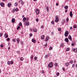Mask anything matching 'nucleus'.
<instances>
[{
	"instance_id": "dca6fc26",
	"label": "nucleus",
	"mask_w": 77,
	"mask_h": 77,
	"mask_svg": "<svg viewBox=\"0 0 77 77\" xmlns=\"http://www.w3.org/2000/svg\"><path fill=\"white\" fill-rule=\"evenodd\" d=\"M26 17H24L23 18V22H24V21H26Z\"/></svg>"
},
{
	"instance_id": "864d4df0",
	"label": "nucleus",
	"mask_w": 77,
	"mask_h": 77,
	"mask_svg": "<svg viewBox=\"0 0 77 77\" xmlns=\"http://www.w3.org/2000/svg\"><path fill=\"white\" fill-rule=\"evenodd\" d=\"M51 23H52V24H54V21H51Z\"/></svg>"
},
{
	"instance_id": "c756f323",
	"label": "nucleus",
	"mask_w": 77,
	"mask_h": 77,
	"mask_svg": "<svg viewBox=\"0 0 77 77\" xmlns=\"http://www.w3.org/2000/svg\"><path fill=\"white\" fill-rule=\"evenodd\" d=\"M3 35V33H1L0 34V37H2V36Z\"/></svg>"
},
{
	"instance_id": "72a5a7b5",
	"label": "nucleus",
	"mask_w": 77,
	"mask_h": 77,
	"mask_svg": "<svg viewBox=\"0 0 77 77\" xmlns=\"http://www.w3.org/2000/svg\"><path fill=\"white\" fill-rule=\"evenodd\" d=\"M64 45V44H63V43H61V44L60 46H61V47H63Z\"/></svg>"
},
{
	"instance_id": "2eb2a0df",
	"label": "nucleus",
	"mask_w": 77,
	"mask_h": 77,
	"mask_svg": "<svg viewBox=\"0 0 77 77\" xmlns=\"http://www.w3.org/2000/svg\"><path fill=\"white\" fill-rule=\"evenodd\" d=\"M73 51L75 53H77V48L74 49H73Z\"/></svg>"
},
{
	"instance_id": "c03bdc74",
	"label": "nucleus",
	"mask_w": 77,
	"mask_h": 77,
	"mask_svg": "<svg viewBox=\"0 0 77 77\" xmlns=\"http://www.w3.org/2000/svg\"><path fill=\"white\" fill-rule=\"evenodd\" d=\"M48 39H47V38H46V39H45V41H48Z\"/></svg>"
},
{
	"instance_id": "4468645a",
	"label": "nucleus",
	"mask_w": 77,
	"mask_h": 77,
	"mask_svg": "<svg viewBox=\"0 0 77 77\" xmlns=\"http://www.w3.org/2000/svg\"><path fill=\"white\" fill-rule=\"evenodd\" d=\"M8 7H9V8H11V4L10 3H9L8 4Z\"/></svg>"
},
{
	"instance_id": "6ab92c4d",
	"label": "nucleus",
	"mask_w": 77,
	"mask_h": 77,
	"mask_svg": "<svg viewBox=\"0 0 77 77\" xmlns=\"http://www.w3.org/2000/svg\"><path fill=\"white\" fill-rule=\"evenodd\" d=\"M14 5L16 6H18V3L17 2H15L14 4Z\"/></svg>"
},
{
	"instance_id": "69168bd1",
	"label": "nucleus",
	"mask_w": 77,
	"mask_h": 77,
	"mask_svg": "<svg viewBox=\"0 0 77 77\" xmlns=\"http://www.w3.org/2000/svg\"><path fill=\"white\" fill-rule=\"evenodd\" d=\"M65 70V69L64 68V67H63V70Z\"/></svg>"
},
{
	"instance_id": "ea45409f",
	"label": "nucleus",
	"mask_w": 77,
	"mask_h": 77,
	"mask_svg": "<svg viewBox=\"0 0 77 77\" xmlns=\"http://www.w3.org/2000/svg\"><path fill=\"white\" fill-rule=\"evenodd\" d=\"M34 59L35 60H37V57H34Z\"/></svg>"
},
{
	"instance_id": "5fc2aeb1",
	"label": "nucleus",
	"mask_w": 77,
	"mask_h": 77,
	"mask_svg": "<svg viewBox=\"0 0 77 77\" xmlns=\"http://www.w3.org/2000/svg\"><path fill=\"white\" fill-rule=\"evenodd\" d=\"M49 37H48V36H47V39H49Z\"/></svg>"
},
{
	"instance_id": "423d86ee",
	"label": "nucleus",
	"mask_w": 77,
	"mask_h": 77,
	"mask_svg": "<svg viewBox=\"0 0 77 77\" xmlns=\"http://www.w3.org/2000/svg\"><path fill=\"white\" fill-rule=\"evenodd\" d=\"M0 5L2 6V7H4L5 6V4L3 3V2H1L0 3Z\"/></svg>"
},
{
	"instance_id": "9d476101",
	"label": "nucleus",
	"mask_w": 77,
	"mask_h": 77,
	"mask_svg": "<svg viewBox=\"0 0 77 77\" xmlns=\"http://www.w3.org/2000/svg\"><path fill=\"white\" fill-rule=\"evenodd\" d=\"M72 11H71L70 12V16L71 17H72Z\"/></svg>"
},
{
	"instance_id": "412c9836",
	"label": "nucleus",
	"mask_w": 77,
	"mask_h": 77,
	"mask_svg": "<svg viewBox=\"0 0 77 77\" xmlns=\"http://www.w3.org/2000/svg\"><path fill=\"white\" fill-rule=\"evenodd\" d=\"M49 49L50 50H53V47H51L49 48Z\"/></svg>"
},
{
	"instance_id": "37998d69",
	"label": "nucleus",
	"mask_w": 77,
	"mask_h": 77,
	"mask_svg": "<svg viewBox=\"0 0 77 77\" xmlns=\"http://www.w3.org/2000/svg\"><path fill=\"white\" fill-rule=\"evenodd\" d=\"M15 11V9H13L12 10V12L13 13H14V12Z\"/></svg>"
},
{
	"instance_id": "aec40b11",
	"label": "nucleus",
	"mask_w": 77,
	"mask_h": 77,
	"mask_svg": "<svg viewBox=\"0 0 77 77\" xmlns=\"http://www.w3.org/2000/svg\"><path fill=\"white\" fill-rule=\"evenodd\" d=\"M34 32H37V29L36 28L34 29Z\"/></svg>"
},
{
	"instance_id": "58836bf2",
	"label": "nucleus",
	"mask_w": 77,
	"mask_h": 77,
	"mask_svg": "<svg viewBox=\"0 0 77 77\" xmlns=\"http://www.w3.org/2000/svg\"><path fill=\"white\" fill-rule=\"evenodd\" d=\"M1 48H3V44H1Z\"/></svg>"
},
{
	"instance_id": "c9c22d12",
	"label": "nucleus",
	"mask_w": 77,
	"mask_h": 77,
	"mask_svg": "<svg viewBox=\"0 0 77 77\" xmlns=\"http://www.w3.org/2000/svg\"><path fill=\"white\" fill-rule=\"evenodd\" d=\"M55 66H57V63H56L55 64Z\"/></svg>"
},
{
	"instance_id": "8fccbe9b",
	"label": "nucleus",
	"mask_w": 77,
	"mask_h": 77,
	"mask_svg": "<svg viewBox=\"0 0 77 77\" xmlns=\"http://www.w3.org/2000/svg\"><path fill=\"white\" fill-rule=\"evenodd\" d=\"M20 26H18V27L17 28V30H18V29H20Z\"/></svg>"
},
{
	"instance_id": "a211bd4d",
	"label": "nucleus",
	"mask_w": 77,
	"mask_h": 77,
	"mask_svg": "<svg viewBox=\"0 0 77 77\" xmlns=\"http://www.w3.org/2000/svg\"><path fill=\"white\" fill-rule=\"evenodd\" d=\"M64 8L65 9H68V7L67 6H65L64 7Z\"/></svg>"
},
{
	"instance_id": "3c124183",
	"label": "nucleus",
	"mask_w": 77,
	"mask_h": 77,
	"mask_svg": "<svg viewBox=\"0 0 77 77\" xmlns=\"http://www.w3.org/2000/svg\"><path fill=\"white\" fill-rule=\"evenodd\" d=\"M62 24H64V23H65V21L63 20V21H62Z\"/></svg>"
},
{
	"instance_id": "a878e982",
	"label": "nucleus",
	"mask_w": 77,
	"mask_h": 77,
	"mask_svg": "<svg viewBox=\"0 0 77 77\" xmlns=\"http://www.w3.org/2000/svg\"><path fill=\"white\" fill-rule=\"evenodd\" d=\"M10 63H11V65H13V63H14V61H13L12 60H11V62Z\"/></svg>"
},
{
	"instance_id": "052dcab7",
	"label": "nucleus",
	"mask_w": 77,
	"mask_h": 77,
	"mask_svg": "<svg viewBox=\"0 0 77 77\" xmlns=\"http://www.w3.org/2000/svg\"><path fill=\"white\" fill-rule=\"evenodd\" d=\"M72 46H74V43H72Z\"/></svg>"
},
{
	"instance_id": "f257e3e1",
	"label": "nucleus",
	"mask_w": 77,
	"mask_h": 77,
	"mask_svg": "<svg viewBox=\"0 0 77 77\" xmlns=\"http://www.w3.org/2000/svg\"><path fill=\"white\" fill-rule=\"evenodd\" d=\"M58 17V16H56L55 17L56 19L55 20V22L56 23H57L59 21V18Z\"/></svg>"
},
{
	"instance_id": "de8ad7c7",
	"label": "nucleus",
	"mask_w": 77,
	"mask_h": 77,
	"mask_svg": "<svg viewBox=\"0 0 77 77\" xmlns=\"http://www.w3.org/2000/svg\"><path fill=\"white\" fill-rule=\"evenodd\" d=\"M46 9L47 10V11H48V7H47L46 8Z\"/></svg>"
},
{
	"instance_id": "7c9ffc66",
	"label": "nucleus",
	"mask_w": 77,
	"mask_h": 77,
	"mask_svg": "<svg viewBox=\"0 0 77 77\" xmlns=\"http://www.w3.org/2000/svg\"><path fill=\"white\" fill-rule=\"evenodd\" d=\"M58 31H61V28H58Z\"/></svg>"
},
{
	"instance_id": "cd10ccee",
	"label": "nucleus",
	"mask_w": 77,
	"mask_h": 77,
	"mask_svg": "<svg viewBox=\"0 0 77 77\" xmlns=\"http://www.w3.org/2000/svg\"><path fill=\"white\" fill-rule=\"evenodd\" d=\"M75 67V64H73L72 65V68H74Z\"/></svg>"
},
{
	"instance_id": "13d9d810",
	"label": "nucleus",
	"mask_w": 77,
	"mask_h": 77,
	"mask_svg": "<svg viewBox=\"0 0 77 77\" xmlns=\"http://www.w3.org/2000/svg\"><path fill=\"white\" fill-rule=\"evenodd\" d=\"M54 34V33H53V32H52L51 33V35H53Z\"/></svg>"
},
{
	"instance_id": "4be33fe9",
	"label": "nucleus",
	"mask_w": 77,
	"mask_h": 77,
	"mask_svg": "<svg viewBox=\"0 0 77 77\" xmlns=\"http://www.w3.org/2000/svg\"><path fill=\"white\" fill-rule=\"evenodd\" d=\"M7 63L8 65H10V64H11V62L9 61H8Z\"/></svg>"
},
{
	"instance_id": "f3484780",
	"label": "nucleus",
	"mask_w": 77,
	"mask_h": 77,
	"mask_svg": "<svg viewBox=\"0 0 77 77\" xmlns=\"http://www.w3.org/2000/svg\"><path fill=\"white\" fill-rule=\"evenodd\" d=\"M66 66H68L69 65V63L67 62L66 64Z\"/></svg>"
},
{
	"instance_id": "393cba45",
	"label": "nucleus",
	"mask_w": 77,
	"mask_h": 77,
	"mask_svg": "<svg viewBox=\"0 0 77 77\" xmlns=\"http://www.w3.org/2000/svg\"><path fill=\"white\" fill-rule=\"evenodd\" d=\"M69 48H67L66 50V51H69Z\"/></svg>"
},
{
	"instance_id": "f8f14e48",
	"label": "nucleus",
	"mask_w": 77,
	"mask_h": 77,
	"mask_svg": "<svg viewBox=\"0 0 77 77\" xmlns=\"http://www.w3.org/2000/svg\"><path fill=\"white\" fill-rule=\"evenodd\" d=\"M5 38H8V34H7V33H6L5 34Z\"/></svg>"
},
{
	"instance_id": "20e7f679",
	"label": "nucleus",
	"mask_w": 77,
	"mask_h": 77,
	"mask_svg": "<svg viewBox=\"0 0 77 77\" xmlns=\"http://www.w3.org/2000/svg\"><path fill=\"white\" fill-rule=\"evenodd\" d=\"M48 66L49 68H51V67H52L53 66V63H49Z\"/></svg>"
},
{
	"instance_id": "a18cd8bd",
	"label": "nucleus",
	"mask_w": 77,
	"mask_h": 77,
	"mask_svg": "<svg viewBox=\"0 0 77 77\" xmlns=\"http://www.w3.org/2000/svg\"><path fill=\"white\" fill-rule=\"evenodd\" d=\"M70 63H73V61L72 60H71L70 61Z\"/></svg>"
},
{
	"instance_id": "603ef678",
	"label": "nucleus",
	"mask_w": 77,
	"mask_h": 77,
	"mask_svg": "<svg viewBox=\"0 0 77 77\" xmlns=\"http://www.w3.org/2000/svg\"><path fill=\"white\" fill-rule=\"evenodd\" d=\"M57 75L58 76L59 75V72H57Z\"/></svg>"
},
{
	"instance_id": "49530a36",
	"label": "nucleus",
	"mask_w": 77,
	"mask_h": 77,
	"mask_svg": "<svg viewBox=\"0 0 77 77\" xmlns=\"http://www.w3.org/2000/svg\"><path fill=\"white\" fill-rule=\"evenodd\" d=\"M44 70H42V74H44Z\"/></svg>"
},
{
	"instance_id": "6e6552de",
	"label": "nucleus",
	"mask_w": 77,
	"mask_h": 77,
	"mask_svg": "<svg viewBox=\"0 0 77 77\" xmlns=\"http://www.w3.org/2000/svg\"><path fill=\"white\" fill-rule=\"evenodd\" d=\"M15 21V19L14 18H13L12 19V22L13 23H14Z\"/></svg>"
},
{
	"instance_id": "f03ea898",
	"label": "nucleus",
	"mask_w": 77,
	"mask_h": 77,
	"mask_svg": "<svg viewBox=\"0 0 77 77\" xmlns=\"http://www.w3.org/2000/svg\"><path fill=\"white\" fill-rule=\"evenodd\" d=\"M64 34L65 36L66 37H67V36H68V35L69 34V31H66Z\"/></svg>"
},
{
	"instance_id": "5701e85b",
	"label": "nucleus",
	"mask_w": 77,
	"mask_h": 77,
	"mask_svg": "<svg viewBox=\"0 0 77 77\" xmlns=\"http://www.w3.org/2000/svg\"><path fill=\"white\" fill-rule=\"evenodd\" d=\"M48 57V55H46L45 57V59H47Z\"/></svg>"
},
{
	"instance_id": "bb28decb",
	"label": "nucleus",
	"mask_w": 77,
	"mask_h": 77,
	"mask_svg": "<svg viewBox=\"0 0 77 77\" xmlns=\"http://www.w3.org/2000/svg\"><path fill=\"white\" fill-rule=\"evenodd\" d=\"M20 60L21 61H23V60H24V58L23 57H21L20 58Z\"/></svg>"
},
{
	"instance_id": "473e14b6",
	"label": "nucleus",
	"mask_w": 77,
	"mask_h": 77,
	"mask_svg": "<svg viewBox=\"0 0 77 77\" xmlns=\"http://www.w3.org/2000/svg\"><path fill=\"white\" fill-rule=\"evenodd\" d=\"M15 10L16 11V12H17V11H18V8H16L15 9Z\"/></svg>"
},
{
	"instance_id": "6e6d98bb",
	"label": "nucleus",
	"mask_w": 77,
	"mask_h": 77,
	"mask_svg": "<svg viewBox=\"0 0 77 77\" xmlns=\"http://www.w3.org/2000/svg\"><path fill=\"white\" fill-rule=\"evenodd\" d=\"M26 21H29V18H26Z\"/></svg>"
},
{
	"instance_id": "0eeeda50",
	"label": "nucleus",
	"mask_w": 77,
	"mask_h": 77,
	"mask_svg": "<svg viewBox=\"0 0 77 77\" xmlns=\"http://www.w3.org/2000/svg\"><path fill=\"white\" fill-rule=\"evenodd\" d=\"M68 38L69 39H70V41H72V38L71 37V35H69V36Z\"/></svg>"
},
{
	"instance_id": "c85d7f7f",
	"label": "nucleus",
	"mask_w": 77,
	"mask_h": 77,
	"mask_svg": "<svg viewBox=\"0 0 77 77\" xmlns=\"http://www.w3.org/2000/svg\"><path fill=\"white\" fill-rule=\"evenodd\" d=\"M20 41V39L19 38H17V42L18 43Z\"/></svg>"
},
{
	"instance_id": "ddd939ff",
	"label": "nucleus",
	"mask_w": 77,
	"mask_h": 77,
	"mask_svg": "<svg viewBox=\"0 0 77 77\" xmlns=\"http://www.w3.org/2000/svg\"><path fill=\"white\" fill-rule=\"evenodd\" d=\"M45 37V36L44 35H42L41 37V39H44Z\"/></svg>"
},
{
	"instance_id": "338daca9",
	"label": "nucleus",
	"mask_w": 77,
	"mask_h": 77,
	"mask_svg": "<svg viewBox=\"0 0 77 77\" xmlns=\"http://www.w3.org/2000/svg\"><path fill=\"white\" fill-rule=\"evenodd\" d=\"M67 10H65V12H67Z\"/></svg>"
},
{
	"instance_id": "e433bc0d",
	"label": "nucleus",
	"mask_w": 77,
	"mask_h": 77,
	"mask_svg": "<svg viewBox=\"0 0 77 77\" xmlns=\"http://www.w3.org/2000/svg\"><path fill=\"white\" fill-rule=\"evenodd\" d=\"M33 57H34L33 55H32L31 57V59H33Z\"/></svg>"
},
{
	"instance_id": "b1692460",
	"label": "nucleus",
	"mask_w": 77,
	"mask_h": 77,
	"mask_svg": "<svg viewBox=\"0 0 77 77\" xmlns=\"http://www.w3.org/2000/svg\"><path fill=\"white\" fill-rule=\"evenodd\" d=\"M21 4L22 5H23L24 4V2L23 1L22 2H21Z\"/></svg>"
},
{
	"instance_id": "4c0bfd02",
	"label": "nucleus",
	"mask_w": 77,
	"mask_h": 77,
	"mask_svg": "<svg viewBox=\"0 0 77 77\" xmlns=\"http://www.w3.org/2000/svg\"><path fill=\"white\" fill-rule=\"evenodd\" d=\"M73 27L75 29V28H77V26L76 25H74V26H73Z\"/></svg>"
},
{
	"instance_id": "39448f33",
	"label": "nucleus",
	"mask_w": 77,
	"mask_h": 77,
	"mask_svg": "<svg viewBox=\"0 0 77 77\" xmlns=\"http://www.w3.org/2000/svg\"><path fill=\"white\" fill-rule=\"evenodd\" d=\"M29 24L30 23L29 22H26L25 23V26H29Z\"/></svg>"
},
{
	"instance_id": "bf43d9fd",
	"label": "nucleus",
	"mask_w": 77,
	"mask_h": 77,
	"mask_svg": "<svg viewBox=\"0 0 77 77\" xmlns=\"http://www.w3.org/2000/svg\"><path fill=\"white\" fill-rule=\"evenodd\" d=\"M56 6H58V5H59V4L58 3H57L56 4Z\"/></svg>"
},
{
	"instance_id": "7ed1b4c3",
	"label": "nucleus",
	"mask_w": 77,
	"mask_h": 77,
	"mask_svg": "<svg viewBox=\"0 0 77 77\" xmlns=\"http://www.w3.org/2000/svg\"><path fill=\"white\" fill-rule=\"evenodd\" d=\"M35 13L37 15H39V9H37L35 10Z\"/></svg>"
},
{
	"instance_id": "9b49d317",
	"label": "nucleus",
	"mask_w": 77,
	"mask_h": 77,
	"mask_svg": "<svg viewBox=\"0 0 77 77\" xmlns=\"http://www.w3.org/2000/svg\"><path fill=\"white\" fill-rule=\"evenodd\" d=\"M65 41L66 42H69V40H68V38H66L65 39Z\"/></svg>"
},
{
	"instance_id": "0e129e2a",
	"label": "nucleus",
	"mask_w": 77,
	"mask_h": 77,
	"mask_svg": "<svg viewBox=\"0 0 77 77\" xmlns=\"http://www.w3.org/2000/svg\"><path fill=\"white\" fill-rule=\"evenodd\" d=\"M41 27H42V28H44V26H41Z\"/></svg>"
},
{
	"instance_id": "a19ab883",
	"label": "nucleus",
	"mask_w": 77,
	"mask_h": 77,
	"mask_svg": "<svg viewBox=\"0 0 77 77\" xmlns=\"http://www.w3.org/2000/svg\"><path fill=\"white\" fill-rule=\"evenodd\" d=\"M29 36H30V37H31V36H32V34L30 33L29 34Z\"/></svg>"
},
{
	"instance_id": "1a4fd4ad",
	"label": "nucleus",
	"mask_w": 77,
	"mask_h": 77,
	"mask_svg": "<svg viewBox=\"0 0 77 77\" xmlns=\"http://www.w3.org/2000/svg\"><path fill=\"white\" fill-rule=\"evenodd\" d=\"M32 42H33V43H36V40L34 39V38H32Z\"/></svg>"
},
{
	"instance_id": "e2e57ef3",
	"label": "nucleus",
	"mask_w": 77,
	"mask_h": 77,
	"mask_svg": "<svg viewBox=\"0 0 77 77\" xmlns=\"http://www.w3.org/2000/svg\"><path fill=\"white\" fill-rule=\"evenodd\" d=\"M72 29V26L70 27V29H71H71Z\"/></svg>"
},
{
	"instance_id": "79ce46f5",
	"label": "nucleus",
	"mask_w": 77,
	"mask_h": 77,
	"mask_svg": "<svg viewBox=\"0 0 77 77\" xmlns=\"http://www.w3.org/2000/svg\"><path fill=\"white\" fill-rule=\"evenodd\" d=\"M19 26H21L22 25V23L21 22H20L19 23Z\"/></svg>"
},
{
	"instance_id": "680f3d73",
	"label": "nucleus",
	"mask_w": 77,
	"mask_h": 77,
	"mask_svg": "<svg viewBox=\"0 0 77 77\" xmlns=\"http://www.w3.org/2000/svg\"><path fill=\"white\" fill-rule=\"evenodd\" d=\"M17 52L18 53H20V51H17Z\"/></svg>"
},
{
	"instance_id": "774afa93",
	"label": "nucleus",
	"mask_w": 77,
	"mask_h": 77,
	"mask_svg": "<svg viewBox=\"0 0 77 77\" xmlns=\"http://www.w3.org/2000/svg\"><path fill=\"white\" fill-rule=\"evenodd\" d=\"M21 44H23V42H21Z\"/></svg>"
},
{
	"instance_id": "f704fd0d",
	"label": "nucleus",
	"mask_w": 77,
	"mask_h": 77,
	"mask_svg": "<svg viewBox=\"0 0 77 77\" xmlns=\"http://www.w3.org/2000/svg\"><path fill=\"white\" fill-rule=\"evenodd\" d=\"M36 21H37V22H38L39 21V19L38 18H37L36 19Z\"/></svg>"
},
{
	"instance_id": "4d7b16f0",
	"label": "nucleus",
	"mask_w": 77,
	"mask_h": 77,
	"mask_svg": "<svg viewBox=\"0 0 77 77\" xmlns=\"http://www.w3.org/2000/svg\"><path fill=\"white\" fill-rule=\"evenodd\" d=\"M66 20L67 21H69V19H68V18H67L66 19Z\"/></svg>"
},
{
	"instance_id": "2f4dec72",
	"label": "nucleus",
	"mask_w": 77,
	"mask_h": 77,
	"mask_svg": "<svg viewBox=\"0 0 77 77\" xmlns=\"http://www.w3.org/2000/svg\"><path fill=\"white\" fill-rule=\"evenodd\" d=\"M7 41H10V38H8L7 39Z\"/></svg>"
},
{
	"instance_id": "09e8293b",
	"label": "nucleus",
	"mask_w": 77,
	"mask_h": 77,
	"mask_svg": "<svg viewBox=\"0 0 77 77\" xmlns=\"http://www.w3.org/2000/svg\"><path fill=\"white\" fill-rule=\"evenodd\" d=\"M12 41L13 42H15V39H13Z\"/></svg>"
}]
</instances>
